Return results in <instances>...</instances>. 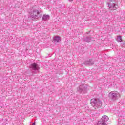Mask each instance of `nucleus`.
<instances>
[{
  "mask_svg": "<svg viewBox=\"0 0 125 125\" xmlns=\"http://www.w3.org/2000/svg\"><path fill=\"white\" fill-rule=\"evenodd\" d=\"M84 65H89V66H91V65H93V62L92 60H89L88 61H86L84 62Z\"/></svg>",
  "mask_w": 125,
  "mask_h": 125,
  "instance_id": "nucleus-8",
  "label": "nucleus"
},
{
  "mask_svg": "<svg viewBox=\"0 0 125 125\" xmlns=\"http://www.w3.org/2000/svg\"><path fill=\"white\" fill-rule=\"evenodd\" d=\"M109 1L107 3L109 10H116V9L119 8V5L116 3V1L109 0Z\"/></svg>",
  "mask_w": 125,
  "mask_h": 125,
  "instance_id": "nucleus-3",
  "label": "nucleus"
},
{
  "mask_svg": "<svg viewBox=\"0 0 125 125\" xmlns=\"http://www.w3.org/2000/svg\"><path fill=\"white\" fill-rule=\"evenodd\" d=\"M43 20H49V15H44L42 17Z\"/></svg>",
  "mask_w": 125,
  "mask_h": 125,
  "instance_id": "nucleus-10",
  "label": "nucleus"
},
{
  "mask_svg": "<svg viewBox=\"0 0 125 125\" xmlns=\"http://www.w3.org/2000/svg\"><path fill=\"white\" fill-rule=\"evenodd\" d=\"M90 103L92 107H94L95 109H96V108H101V106H102V103L101 101L99 99H92Z\"/></svg>",
  "mask_w": 125,
  "mask_h": 125,
  "instance_id": "nucleus-2",
  "label": "nucleus"
},
{
  "mask_svg": "<svg viewBox=\"0 0 125 125\" xmlns=\"http://www.w3.org/2000/svg\"><path fill=\"white\" fill-rule=\"evenodd\" d=\"M33 125H36V123H34L33 124Z\"/></svg>",
  "mask_w": 125,
  "mask_h": 125,
  "instance_id": "nucleus-16",
  "label": "nucleus"
},
{
  "mask_svg": "<svg viewBox=\"0 0 125 125\" xmlns=\"http://www.w3.org/2000/svg\"><path fill=\"white\" fill-rule=\"evenodd\" d=\"M97 125H107L106 123L103 122L102 121H98Z\"/></svg>",
  "mask_w": 125,
  "mask_h": 125,
  "instance_id": "nucleus-12",
  "label": "nucleus"
},
{
  "mask_svg": "<svg viewBox=\"0 0 125 125\" xmlns=\"http://www.w3.org/2000/svg\"><path fill=\"white\" fill-rule=\"evenodd\" d=\"M90 41H91V38H90V37H86V39H85V41L87 42H89Z\"/></svg>",
  "mask_w": 125,
  "mask_h": 125,
  "instance_id": "nucleus-13",
  "label": "nucleus"
},
{
  "mask_svg": "<svg viewBox=\"0 0 125 125\" xmlns=\"http://www.w3.org/2000/svg\"><path fill=\"white\" fill-rule=\"evenodd\" d=\"M117 41L118 42H123V40H122V36H118Z\"/></svg>",
  "mask_w": 125,
  "mask_h": 125,
  "instance_id": "nucleus-11",
  "label": "nucleus"
},
{
  "mask_svg": "<svg viewBox=\"0 0 125 125\" xmlns=\"http://www.w3.org/2000/svg\"><path fill=\"white\" fill-rule=\"evenodd\" d=\"M61 42V38L59 36H56L53 38V42L54 43H57Z\"/></svg>",
  "mask_w": 125,
  "mask_h": 125,
  "instance_id": "nucleus-7",
  "label": "nucleus"
},
{
  "mask_svg": "<svg viewBox=\"0 0 125 125\" xmlns=\"http://www.w3.org/2000/svg\"><path fill=\"white\" fill-rule=\"evenodd\" d=\"M30 16L33 19H38L42 17V13L40 11L33 10V12H30Z\"/></svg>",
  "mask_w": 125,
  "mask_h": 125,
  "instance_id": "nucleus-4",
  "label": "nucleus"
},
{
  "mask_svg": "<svg viewBox=\"0 0 125 125\" xmlns=\"http://www.w3.org/2000/svg\"><path fill=\"white\" fill-rule=\"evenodd\" d=\"M29 68L33 74H37L39 70H40V67H39V65L37 63H33L30 65Z\"/></svg>",
  "mask_w": 125,
  "mask_h": 125,
  "instance_id": "nucleus-5",
  "label": "nucleus"
},
{
  "mask_svg": "<svg viewBox=\"0 0 125 125\" xmlns=\"http://www.w3.org/2000/svg\"><path fill=\"white\" fill-rule=\"evenodd\" d=\"M68 0V1L72 2V1H73V0Z\"/></svg>",
  "mask_w": 125,
  "mask_h": 125,
  "instance_id": "nucleus-15",
  "label": "nucleus"
},
{
  "mask_svg": "<svg viewBox=\"0 0 125 125\" xmlns=\"http://www.w3.org/2000/svg\"><path fill=\"white\" fill-rule=\"evenodd\" d=\"M108 96L109 99L111 100V101H116L117 99L120 98V93L116 91H113L110 92L108 94Z\"/></svg>",
  "mask_w": 125,
  "mask_h": 125,
  "instance_id": "nucleus-1",
  "label": "nucleus"
},
{
  "mask_svg": "<svg viewBox=\"0 0 125 125\" xmlns=\"http://www.w3.org/2000/svg\"><path fill=\"white\" fill-rule=\"evenodd\" d=\"M87 85L82 84L80 86L79 88H77V90L79 92H83V93H84L85 91H86V90H87Z\"/></svg>",
  "mask_w": 125,
  "mask_h": 125,
  "instance_id": "nucleus-6",
  "label": "nucleus"
},
{
  "mask_svg": "<svg viewBox=\"0 0 125 125\" xmlns=\"http://www.w3.org/2000/svg\"><path fill=\"white\" fill-rule=\"evenodd\" d=\"M109 120V117L108 116L104 115L103 116L101 119V121L103 123H106V122H107V121Z\"/></svg>",
  "mask_w": 125,
  "mask_h": 125,
  "instance_id": "nucleus-9",
  "label": "nucleus"
},
{
  "mask_svg": "<svg viewBox=\"0 0 125 125\" xmlns=\"http://www.w3.org/2000/svg\"><path fill=\"white\" fill-rule=\"evenodd\" d=\"M121 46H123V47H125V43H123L121 44Z\"/></svg>",
  "mask_w": 125,
  "mask_h": 125,
  "instance_id": "nucleus-14",
  "label": "nucleus"
}]
</instances>
